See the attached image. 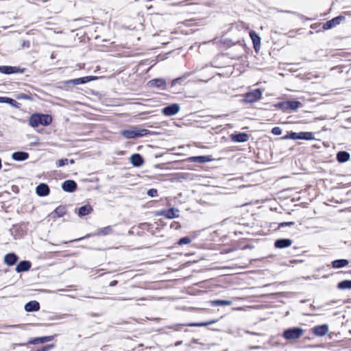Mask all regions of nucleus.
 <instances>
[{"mask_svg": "<svg viewBox=\"0 0 351 351\" xmlns=\"http://www.w3.org/2000/svg\"><path fill=\"white\" fill-rule=\"evenodd\" d=\"M154 133L149 130L143 129L138 126H132L128 130H123L120 132L121 135L128 139L143 137L149 134H153Z\"/></svg>", "mask_w": 351, "mask_h": 351, "instance_id": "1", "label": "nucleus"}, {"mask_svg": "<svg viewBox=\"0 0 351 351\" xmlns=\"http://www.w3.org/2000/svg\"><path fill=\"white\" fill-rule=\"evenodd\" d=\"M52 122V117L49 114L35 113L29 119V124L32 128H36L40 125L47 126Z\"/></svg>", "mask_w": 351, "mask_h": 351, "instance_id": "2", "label": "nucleus"}, {"mask_svg": "<svg viewBox=\"0 0 351 351\" xmlns=\"http://www.w3.org/2000/svg\"><path fill=\"white\" fill-rule=\"evenodd\" d=\"M304 333V330L301 328H291L283 332L282 337L289 341H294L300 339Z\"/></svg>", "mask_w": 351, "mask_h": 351, "instance_id": "3", "label": "nucleus"}, {"mask_svg": "<svg viewBox=\"0 0 351 351\" xmlns=\"http://www.w3.org/2000/svg\"><path fill=\"white\" fill-rule=\"evenodd\" d=\"M262 96V92L259 88L254 89L243 95V102L253 103L258 101Z\"/></svg>", "mask_w": 351, "mask_h": 351, "instance_id": "4", "label": "nucleus"}, {"mask_svg": "<svg viewBox=\"0 0 351 351\" xmlns=\"http://www.w3.org/2000/svg\"><path fill=\"white\" fill-rule=\"evenodd\" d=\"M180 210L175 208H171L169 210H161L157 211L156 215L157 216H163L167 219H174L179 217Z\"/></svg>", "mask_w": 351, "mask_h": 351, "instance_id": "5", "label": "nucleus"}, {"mask_svg": "<svg viewBox=\"0 0 351 351\" xmlns=\"http://www.w3.org/2000/svg\"><path fill=\"white\" fill-rule=\"evenodd\" d=\"M180 110V107L178 104H171L162 110V112L168 117L176 114Z\"/></svg>", "mask_w": 351, "mask_h": 351, "instance_id": "6", "label": "nucleus"}, {"mask_svg": "<svg viewBox=\"0 0 351 351\" xmlns=\"http://www.w3.org/2000/svg\"><path fill=\"white\" fill-rule=\"evenodd\" d=\"M345 19V17L343 16H338L335 18H333L332 19L326 22L324 25L323 28L324 29H330L337 25L340 24V23Z\"/></svg>", "mask_w": 351, "mask_h": 351, "instance_id": "7", "label": "nucleus"}, {"mask_svg": "<svg viewBox=\"0 0 351 351\" xmlns=\"http://www.w3.org/2000/svg\"><path fill=\"white\" fill-rule=\"evenodd\" d=\"M62 189L66 192L73 193L77 189V184L73 180H68L62 183Z\"/></svg>", "mask_w": 351, "mask_h": 351, "instance_id": "8", "label": "nucleus"}, {"mask_svg": "<svg viewBox=\"0 0 351 351\" xmlns=\"http://www.w3.org/2000/svg\"><path fill=\"white\" fill-rule=\"evenodd\" d=\"M36 194L40 197H45L49 194L50 189L47 184L41 183L36 188Z\"/></svg>", "mask_w": 351, "mask_h": 351, "instance_id": "9", "label": "nucleus"}, {"mask_svg": "<svg viewBox=\"0 0 351 351\" xmlns=\"http://www.w3.org/2000/svg\"><path fill=\"white\" fill-rule=\"evenodd\" d=\"M151 87H156L160 90L166 89L167 83L164 79H153L148 82Z\"/></svg>", "mask_w": 351, "mask_h": 351, "instance_id": "10", "label": "nucleus"}, {"mask_svg": "<svg viewBox=\"0 0 351 351\" xmlns=\"http://www.w3.org/2000/svg\"><path fill=\"white\" fill-rule=\"evenodd\" d=\"M328 332V326L326 324L319 325L313 328V333L317 337H323Z\"/></svg>", "mask_w": 351, "mask_h": 351, "instance_id": "11", "label": "nucleus"}, {"mask_svg": "<svg viewBox=\"0 0 351 351\" xmlns=\"http://www.w3.org/2000/svg\"><path fill=\"white\" fill-rule=\"evenodd\" d=\"M292 243V240L289 239H280L275 241L274 246L276 248L282 249L291 246Z\"/></svg>", "mask_w": 351, "mask_h": 351, "instance_id": "12", "label": "nucleus"}, {"mask_svg": "<svg viewBox=\"0 0 351 351\" xmlns=\"http://www.w3.org/2000/svg\"><path fill=\"white\" fill-rule=\"evenodd\" d=\"M130 161L136 167H139L144 163V160L139 154H132L130 158Z\"/></svg>", "mask_w": 351, "mask_h": 351, "instance_id": "13", "label": "nucleus"}, {"mask_svg": "<svg viewBox=\"0 0 351 351\" xmlns=\"http://www.w3.org/2000/svg\"><path fill=\"white\" fill-rule=\"evenodd\" d=\"M22 71L16 66H0V73L4 74H12L15 73H21Z\"/></svg>", "mask_w": 351, "mask_h": 351, "instance_id": "14", "label": "nucleus"}, {"mask_svg": "<svg viewBox=\"0 0 351 351\" xmlns=\"http://www.w3.org/2000/svg\"><path fill=\"white\" fill-rule=\"evenodd\" d=\"M53 339V336H45V337H41L32 338L29 340L28 343L30 344H40V343H44L45 342L52 341Z\"/></svg>", "mask_w": 351, "mask_h": 351, "instance_id": "15", "label": "nucleus"}, {"mask_svg": "<svg viewBox=\"0 0 351 351\" xmlns=\"http://www.w3.org/2000/svg\"><path fill=\"white\" fill-rule=\"evenodd\" d=\"M40 309V304L36 301H30L25 305V310L27 312L37 311Z\"/></svg>", "mask_w": 351, "mask_h": 351, "instance_id": "16", "label": "nucleus"}, {"mask_svg": "<svg viewBox=\"0 0 351 351\" xmlns=\"http://www.w3.org/2000/svg\"><path fill=\"white\" fill-rule=\"evenodd\" d=\"M31 267V263L29 261H21L16 267V271L18 273L27 271H28Z\"/></svg>", "mask_w": 351, "mask_h": 351, "instance_id": "17", "label": "nucleus"}, {"mask_svg": "<svg viewBox=\"0 0 351 351\" xmlns=\"http://www.w3.org/2000/svg\"><path fill=\"white\" fill-rule=\"evenodd\" d=\"M93 80V77L92 76H86V77H80V78H76V79L69 80L67 82V83L73 84L74 85H78V84L87 83L88 82H90Z\"/></svg>", "mask_w": 351, "mask_h": 351, "instance_id": "18", "label": "nucleus"}, {"mask_svg": "<svg viewBox=\"0 0 351 351\" xmlns=\"http://www.w3.org/2000/svg\"><path fill=\"white\" fill-rule=\"evenodd\" d=\"M18 261V256L14 253L7 254L4 257V262L9 266L14 265Z\"/></svg>", "mask_w": 351, "mask_h": 351, "instance_id": "19", "label": "nucleus"}, {"mask_svg": "<svg viewBox=\"0 0 351 351\" xmlns=\"http://www.w3.org/2000/svg\"><path fill=\"white\" fill-rule=\"evenodd\" d=\"M249 136L245 133H238L232 135V140L234 142L243 143L247 141Z\"/></svg>", "mask_w": 351, "mask_h": 351, "instance_id": "20", "label": "nucleus"}, {"mask_svg": "<svg viewBox=\"0 0 351 351\" xmlns=\"http://www.w3.org/2000/svg\"><path fill=\"white\" fill-rule=\"evenodd\" d=\"M189 161L191 162L205 163L211 160L210 158L207 156H192L189 158Z\"/></svg>", "mask_w": 351, "mask_h": 351, "instance_id": "21", "label": "nucleus"}, {"mask_svg": "<svg viewBox=\"0 0 351 351\" xmlns=\"http://www.w3.org/2000/svg\"><path fill=\"white\" fill-rule=\"evenodd\" d=\"M12 158L16 161H23L29 158V154L24 152H16L12 154Z\"/></svg>", "mask_w": 351, "mask_h": 351, "instance_id": "22", "label": "nucleus"}, {"mask_svg": "<svg viewBox=\"0 0 351 351\" xmlns=\"http://www.w3.org/2000/svg\"><path fill=\"white\" fill-rule=\"evenodd\" d=\"M250 38L253 42L254 47L256 51H257V47H260L261 44V38L254 31H251L250 32Z\"/></svg>", "mask_w": 351, "mask_h": 351, "instance_id": "23", "label": "nucleus"}, {"mask_svg": "<svg viewBox=\"0 0 351 351\" xmlns=\"http://www.w3.org/2000/svg\"><path fill=\"white\" fill-rule=\"evenodd\" d=\"M349 264V261L346 259H338L332 262V266L333 268H342L347 266Z\"/></svg>", "mask_w": 351, "mask_h": 351, "instance_id": "24", "label": "nucleus"}, {"mask_svg": "<svg viewBox=\"0 0 351 351\" xmlns=\"http://www.w3.org/2000/svg\"><path fill=\"white\" fill-rule=\"evenodd\" d=\"M350 154L347 152L341 151L337 154V159L339 162H346L350 159Z\"/></svg>", "mask_w": 351, "mask_h": 351, "instance_id": "25", "label": "nucleus"}, {"mask_svg": "<svg viewBox=\"0 0 351 351\" xmlns=\"http://www.w3.org/2000/svg\"><path fill=\"white\" fill-rule=\"evenodd\" d=\"M92 211L93 208L89 204H86L79 208L78 215L82 217L90 214Z\"/></svg>", "mask_w": 351, "mask_h": 351, "instance_id": "26", "label": "nucleus"}, {"mask_svg": "<svg viewBox=\"0 0 351 351\" xmlns=\"http://www.w3.org/2000/svg\"><path fill=\"white\" fill-rule=\"evenodd\" d=\"M299 139L311 141L315 139V136L313 132H299Z\"/></svg>", "mask_w": 351, "mask_h": 351, "instance_id": "27", "label": "nucleus"}, {"mask_svg": "<svg viewBox=\"0 0 351 351\" xmlns=\"http://www.w3.org/2000/svg\"><path fill=\"white\" fill-rule=\"evenodd\" d=\"M212 306H230L232 304L231 300H215L210 302Z\"/></svg>", "mask_w": 351, "mask_h": 351, "instance_id": "28", "label": "nucleus"}, {"mask_svg": "<svg viewBox=\"0 0 351 351\" xmlns=\"http://www.w3.org/2000/svg\"><path fill=\"white\" fill-rule=\"evenodd\" d=\"M337 288L340 290L351 289V280H345L337 284Z\"/></svg>", "mask_w": 351, "mask_h": 351, "instance_id": "29", "label": "nucleus"}, {"mask_svg": "<svg viewBox=\"0 0 351 351\" xmlns=\"http://www.w3.org/2000/svg\"><path fill=\"white\" fill-rule=\"evenodd\" d=\"M112 232H113L112 228L109 226H106V227L100 228L98 230V232L95 234V235H97V236H100V235L105 236V235H108V234H112Z\"/></svg>", "mask_w": 351, "mask_h": 351, "instance_id": "30", "label": "nucleus"}, {"mask_svg": "<svg viewBox=\"0 0 351 351\" xmlns=\"http://www.w3.org/2000/svg\"><path fill=\"white\" fill-rule=\"evenodd\" d=\"M217 319H212L208 322H199V323H191L189 324L188 326H192V327H201V326H206L208 325H211L213 324H215L217 322Z\"/></svg>", "mask_w": 351, "mask_h": 351, "instance_id": "31", "label": "nucleus"}, {"mask_svg": "<svg viewBox=\"0 0 351 351\" xmlns=\"http://www.w3.org/2000/svg\"><path fill=\"white\" fill-rule=\"evenodd\" d=\"M65 208L64 206H58L51 213L53 217H60L65 214Z\"/></svg>", "mask_w": 351, "mask_h": 351, "instance_id": "32", "label": "nucleus"}, {"mask_svg": "<svg viewBox=\"0 0 351 351\" xmlns=\"http://www.w3.org/2000/svg\"><path fill=\"white\" fill-rule=\"evenodd\" d=\"M0 102L1 103H6V104H8L10 105H11L12 106H15V107H17V102L12 99V98H9V97H0Z\"/></svg>", "mask_w": 351, "mask_h": 351, "instance_id": "33", "label": "nucleus"}, {"mask_svg": "<svg viewBox=\"0 0 351 351\" xmlns=\"http://www.w3.org/2000/svg\"><path fill=\"white\" fill-rule=\"evenodd\" d=\"M289 100L287 101H283L281 102L278 103L276 106L281 109L284 111H289Z\"/></svg>", "mask_w": 351, "mask_h": 351, "instance_id": "34", "label": "nucleus"}, {"mask_svg": "<svg viewBox=\"0 0 351 351\" xmlns=\"http://www.w3.org/2000/svg\"><path fill=\"white\" fill-rule=\"evenodd\" d=\"M302 106L300 101L289 100V110H295Z\"/></svg>", "mask_w": 351, "mask_h": 351, "instance_id": "35", "label": "nucleus"}, {"mask_svg": "<svg viewBox=\"0 0 351 351\" xmlns=\"http://www.w3.org/2000/svg\"><path fill=\"white\" fill-rule=\"evenodd\" d=\"M299 132H289L287 135L282 137L283 139H293L298 140L299 139Z\"/></svg>", "mask_w": 351, "mask_h": 351, "instance_id": "36", "label": "nucleus"}, {"mask_svg": "<svg viewBox=\"0 0 351 351\" xmlns=\"http://www.w3.org/2000/svg\"><path fill=\"white\" fill-rule=\"evenodd\" d=\"M191 242V239H190L189 237H184L181 238V239L178 241V245H182L189 244V243H190Z\"/></svg>", "mask_w": 351, "mask_h": 351, "instance_id": "37", "label": "nucleus"}, {"mask_svg": "<svg viewBox=\"0 0 351 351\" xmlns=\"http://www.w3.org/2000/svg\"><path fill=\"white\" fill-rule=\"evenodd\" d=\"M68 162H69V160L67 158L60 159L57 161L56 165L58 167H63L64 165L68 164Z\"/></svg>", "mask_w": 351, "mask_h": 351, "instance_id": "38", "label": "nucleus"}, {"mask_svg": "<svg viewBox=\"0 0 351 351\" xmlns=\"http://www.w3.org/2000/svg\"><path fill=\"white\" fill-rule=\"evenodd\" d=\"M184 77H178L176 79H174L173 80H172L171 82V86H176L178 83H181L183 82V80H184Z\"/></svg>", "mask_w": 351, "mask_h": 351, "instance_id": "39", "label": "nucleus"}, {"mask_svg": "<svg viewBox=\"0 0 351 351\" xmlns=\"http://www.w3.org/2000/svg\"><path fill=\"white\" fill-rule=\"evenodd\" d=\"M271 133L274 135H280L282 134V130L279 127H274L271 130Z\"/></svg>", "mask_w": 351, "mask_h": 351, "instance_id": "40", "label": "nucleus"}, {"mask_svg": "<svg viewBox=\"0 0 351 351\" xmlns=\"http://www.w3.org/2000/svg\"><path fill=\"white\" fill-rule=\"evenodd\" d=\"M147 195L150 197H156L158 195L157 190L155 189H151L147 191Z\"/></svg>", "mask_w": 351, "mask_h": 351, "instance_id": "41", "label": "nucleus"}, {"mask_svg": "<svg viewBox=\"0 0 351 351\" xmlns=\"http://www.w3.org/2000/svg\"><path fill=\"white\" fill-rule=\"evenodd\" d=\"M295 224V223L293 221H289V222H282V223H280L278 226V228H283V227H285V226H293Z\"/></svg>", "mask_w": 351, "mask_h": 351, "instance_id": "42", "label": "nucleus"}, {"mask_svg": "<svg viewBox=\"0 0 351 351\" xmlns=\"http://www.w3.org/2000/svg\"><path fill=\"white\" fill-rule=\"evenodd\" d=\"M19 99H29V97L25 94H21L18 97Z\"/></svg>", "mask_w": 351, "mask_h": 351, "instance_id": "43", "label": "nucleus"}, {"mask_svg": "<svg viewBox=\"0 0 351 351\" xmlns=\"http://www.w3.org/2000/svg\"><path fill=\"white\" fill-rule=\"evenodd\" d=\"M117 280H113V281H112L110 283V287H114V286L117 285Z\"/></svg>", "mask_w": 351, "mask_h": 351, "instance_id": "44", "label": "nucleus"}, {"mask_svg": "<svg viewBox=\"0 0 351 351\" xmlns=\"http://www.w3.org/2000/svg\"><path fill=\"white\" fill-rule=\"evenodd\" d=\"M23 46L27 47H29V46H30L29 42V41H24Z\"/></svg>", "mask_w": 351, "mask_h": 351, "instance_id": "45", "label": "nucleus"}, {"mask_svg": "<svg viewBox=\"0 0 351 351\" xmlns=\"http://www.w3.org/2000/svg\"><path fill=\"white\" fill-rule=\"evenodd\" d=\"M182 342L181 341H178V342H176V343L175 346H178L181 345V344H182Z\"/></svg>", "mask_w": 351, "mask_h": 351, "instance_id": "46", "label": "nucleus"}, {"mask_svg": "<svg viewBox=\"0 0 351 351\" xmlns=\"http://www.w3.org/2000/svg\"><path fill=\"white\" fill-rule=\"evenodd\" d=\"M90 237V234H87L86 237H84V238H87V237ZM83 239H84V237H83ZM80 239H82V238L80 239L79 240H80Z\"/></svg>", "mask_w": 351, "mask_h": 351, "instance_id": "47", "label": "nucleus"}, {"mask_svg": "<svg viewBox=\"0 0 351 351\" xmlns=\"http://www.w3.org/2000/svg\"><path fill=\"white\" fill-rule=\"evenodd\" d=\"M70 163L73 164L74 163V160H70Z\"/></svg>", "mask_w": 351, "mask_h": 351, "instance_id": "48", "label": "nucleus"}]
</instances>
